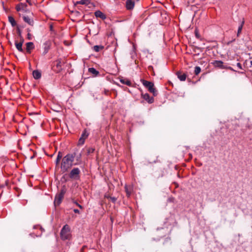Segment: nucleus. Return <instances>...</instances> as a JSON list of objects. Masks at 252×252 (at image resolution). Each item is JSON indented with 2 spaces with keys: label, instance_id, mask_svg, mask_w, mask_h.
Segmentation results:
<instances>
[{
  "label": "nucleus",
  "instance_id": "obj_1",
  "mask_svg": "<svg viewBox=\"0 0 252 252\" xmlns=\"http://www.w3.org/2000/svg\"><path fill=\"white\" fill-rule=\"evenodd\" d=\"M75 154H68L62 159L61 169L63 172H66L73 165Z\"/></svg>",
  "mask_w": 252,
  "mask_h": 252
},
{
  "label": "nucleus",
  "instance_id": "obj_2",
  "mask_svg": "<svg viewBox=\"0 0 252 252\" xmlns=\"http://www.w3.org/2000/svg\"><path fill=\"white\" fill-rule=\"evenodd\" d=\"M60 236L63 240H70L71 237L70 228L67 224L64 225L62 228Z\"/></svg>",
  "mask_w": 252,
  "mask_h": 252
},
{
  "label": "nucleus",
  "instance_id": "obj_3",
  "mask_svg": "<svg viewBox=\"0 0 252 252\" xmlns=\"http://www.w3.org/2000/svg\"><path fill=\"white\" fill-rule=\"evenodd\" d=\"M141 81L143 86L146 87L150 93H152L153 95L156 96L157 95L156 89L154 87V84L153 82L144 79H142Z\"/></svg>",
  "mask_w": 252,
  "mask_h": 252
},
{
  "label": "nucleus",
  "instance_id": "obj_4",
  "mask_svg": "<svg viewBox=\"0 0 252 252\" xmlns=\"http://www.w3.org/2000/svg\"><path fill=\"white\" fill-rule=\"evenodd\" d=\"M65 193V190L64 189H62L60 192L58 193L55 198L54 204L56 206H59L62 201L64 195Z\"/></svg>",
  "mask_w": 252,
  "mask_h": 252
},
{
  "label": "nucleus",
  "instance_id": "obj_5",
  "mask_svg": "<svg viewBox=\"0 0 252 252\" xmlns=\"http://www.w3.org/2000/svg\"><path fill=\"white\" fill-rule=\"evenodd\" d=\"M80 170L78 168H74L71 170L69 177L73 180H78L80 178Z\"/></svg>",
  "mask_w": 252,
  "mask_h": 252
},
{
  "label": "nucleus",
  "instance_id": "obj_6",
  "mask_svg": "<svg viewBox=\"0 0 252 252\" xmlns=\"http://www.w3.org/2000/svg\"><path fill=\"white\" fill-rule=\"evenodd\" d=\"M53 69L56 72H59L62 69V62L61 59H58L54 63Z\"/></svg>",
  "mask_w": 252,
  "mask_h": 252
},
{
  "label": "nucleus",
  "instance_id": "obj_7",
  "mask_svg": "<svg viewBox=\"0 0 252 252\" xmlns=\"http://www.w3.org/2000/svg\"><path fill=\"white\" fill-rule=\"evenodd\" d=\"M88 136L89 133L87 132L86 129H84L79 139L78 144L81 145L84 144L85 139L88 138Z\"/></svg>",
  "mask_w": 252,
  "mask_h": 252
},
{
  "label": "nucleus",
  "instance_id": "obj_8",
  "mask_svg": "<svg viewBox=\"0 0 252 252\" xmlns=\"http://www.w3.org/2000/svg\"><path fill=\"white\" fill-rule=\"evenodd\" d=\"M16 9L17 11L26 12L27 10V4L26 3H20L16 5Z\"/></svg>",
  "mask_w": 252,
  "mask_h": 252
},
{
  "label": "nucleus",
  "instance_id": "obj_9",
  "mask_svg": "<svg viewBox=\"0 0 252 252\" xmlns=\"http://www.w3.org/2000/svg\"><path fill=\"white\" fill-rule=\"evenodd\" d=\"M141 95L142 98L147 101L149 103H152L154 101V98L153 97H150V95L147 93L145 94H142Z\"/></svg>",
  "mask_w": 252,
  "mask_h": 252
},
{
  "label": "nucleus",
  "instance_id": "obj_10",
  "mask_svg": "<svg viewBox=\"0 0 252 252\" xmlns=\"http://www.w3.org/2000/svg\"><path fill=\"white\" fill-rule=\"evenodd\" d=\"M94 15L96 18H100L102 20H104L106 18L105 15L99 10L96 11L94 12Z\"/></svg>",
  "mask_w": 252,
  "mask_h": 252
},
{
  "label": "nucleus",
  "instance_id": "obj_11",
  "mask_svg": "<svg viewBox=\"0 0 252 252\" xmlns=\"http://www.w3.org/2000/svg\"><path fill=\"white\" fill-rule=\"evenodd\" d=\"M178 78L181 81H184L186 80L187 78V75L186 73H182L181 72H177L176 73Z\"/></svg>",
  "mask_w": 252,
  "mask_h": 252
},
{
  "label": "nucleus",
  "instance_id": "obj_12",
  "mask_svg": "<svg viewBox=\"0 0 252 252\" xmlns=\"http://www.w3.org/2000/svg\"><path fill=\"white\" fill-rule=\"evenodd\" d=\"M134 2L132 0H127L126 1V7L127 9L130 10L133 8Z\"/></svg>",
  "mask_w": 252,
  "mask_h": 252
},
{
  "label": "nucleus",
  "instance_id": "obj_13",
  "mask_svg": "<svg viewBox=\"0 0 252 252\" xmlns=\"http://www.w3.org/2000/svg\"><path fill=\"white\" fill-rule=\"evenodd\" d=\"M125 191L126 193V195L127 197H129L130 196L132 191V188L131 186L129 185H126L125 186Z\"/></svg>",
  "mask_w": 252,
  "mask_h": 252
},
{
  "label": "nucleus",
  "instance_id": "obj_14",
  "mask_svg": "<svg viewBox=\"0 0 252 252\" xmlns=\"http://www.w3.org/2000/svg\"><path fill=\"white\" fill-rule=\"evenodd\" d=\"M34 44L32 42H30L26 44V50L27 52L29 53H31V50L34 48Z\"/></svg>",
  "mask_w": 252,
  "mask_h": 252
},
{
  "label": "nucleus",
  "instance_id": "obj_15",
  "mask_svg": "<svg viewBox=\"0 0 252 252\" xmlns=\"http://www.w3.org/2000/svg\"><path fill=\"white\" fill-rule=\"evenodd\" d=\"M23 20L25 22L27 23L30 25L33 26V20L32 19L30 18L29 17L24 16Z\"/></svg>",
  "mask_w": 252,
  "mask_h": 252
},
{
  "label": "nucleus",
  "instance_id": "obj_16",
  "mask_svg": "<svg viewBox=\"0 0 252 252\" xmlns=\"http://www.w3.org/2000/svg\"><path fill=\"white\" fill-rule=\"evenodd\" d=\"M32 75L34 79H38L41 77V73L38 70H34Z\"/></svg>",
  "mask_w": 252,
  "mask_h": 252
},
{
  "label": "nucleus",
  "instance_id": "obj_17",
  "mask_svg": "<svg viewBox=\"0 0 252 252\" xmlns=\"http://www.w3.org/2000/svg\"><path fill=\"white\" fill-rule=\"evenodd\" d=\"M214 64L215 66H217L221 68H224L223 65V62L221 61H215L214 63Z\"/></svg>",
  "mask_w": 252,
  "mask_h": 252
},
{
  "label": "nucleus",
  "instance_id": "obj_18",
  "mask_svg": "<svg viewBox=\"0 0 252 252\" xmlns=\"http://www.w3.org/2000/svg\"><path fill=\"white\" fill-rule=\"evenodd\" d=\"M244 23H245V21L244 20V19L242 20V21L241 22L239 27H238V31H237V36H239L240 34L241 33V31H242V28H243V25L244 24Z\"/></svg>",
  "mask_w": 252,
  "mask_h": 252
},
{
  "label": "nucleus",
  "instance_id": "obj_19",
  "mask_svg": "<svg viewBox=\"0 0 252 252\" xmlns=\"http://www.w3.org/2000/svg\"><path fill=\"white\" fill-rule=\"evenodd\" d=\"M23 42V41H22V42H19V43H18L17 42L15 43L16 47L19 51H20V52L23 51V49H22Z\"/></svg>",
  "mask_w": 252,
  "mask_h": 252
},
{
  "label": "nucleus",
  "instance_id": "obj_20",
  "mask_svg": "<svg viewBox=\"0 0 252 252\" xmlns=\"http://www.w3.org/2000/svg\"><path fill=\"white\" fill-rule=\"evenodd\" d=\"M8 21L12 27H15L16 25V22L15 19L11 16H8Z\"/></svg>",
  "mask_w": 252,
  "mask_h": 252
},
{
  "label": "nucleus",
  "instance_id": "obj_21",
  "mask_svg": "<svg viewBox=\"0 0 252 252\" xmlns=\"http://www.w3.org/2000/svg\"><path fill=\"white\" fill-rule=\"evenodd\" d=\"M88 70L90 73H92L95 76H97L99 74V72L94 67L89 68Z\"/></svg>",
  "mask_w": 252,
  "mask_h": 252
},
{
  "label": "nucleus",
  "instance_id": "obj_22",
  "mask_svg": "<svg viewBox=\"0 0 252 252\" xmlns=\"http://www.w3.org/2000/svg\"><path fill=\"white\" fill-rule=\"evenodd\" d=\"M120 82L122 84L126 85H127L128 86H131V82H130V81L128 80V79H121L120 80Z\"/></svg>",
  "mask_w": 252,
  "mask_h": 252
},
{
  "label": "nucleus",
  "instance_id": "obj_23",
  "mask_svg": "<svg viewBox=\"0 0 252 252\" xmlns=\"http://www.w3.org/2000/svg\"><path fill=\"white\" fill-rule=\"evenodd\" d=\"M103 48H104V47L101 45H95L93 47V50L94 51L98 52L100 50H102L103 49Z\"/></svg>",
  "mask_w": 252,
  "mask_h": 252
},
{
  "label": "nucleus",
  "instance_id": "obj_24",
  "mask_svg": "<svg viewBox=\"0 0 252 252\" xmlns=\"http://www.w3.org/2000/svg\"><path fill=\"white\" fill-rule=\"evenodd\" d=\"M90 2V0H81L80 1H77V4H88Z\"/></svg>",
  "mask_w": 252,
  "mask_h": 252
},
{
  "label": "nucleus",
  "instance_id": "obj_25",
  "mask_svg": "<svg viewBox=\"0 0 252 252\" xmlns=\"http://www.w3.org/2000/svg\"><path fill=\"white\" fill-rule=\"evenodd\" d=\"M44 45H45V46L44 48L43 54L45 55L47 53L49 50L50 49V46L46 43Z\"/></svg>",
  "mask_w": 252,
  "mask_h": 252
},
{
  "label": "nucleus",
  "instance_id": "obj_26",
  "mask_svg": "<svg viewBox=\"0 0 252 252\" xmlns=\"http://www.w3.org/2000/svg\"><path fill=\"white\" fill-rule=\"evenodd\" d=\"M62 156L61 152H59L57 158L56 160V164H58L60 161L61 159L62 158Z\"/></svg>",
  "mask_w": 252,
  "mask_h": 252
},
{
  "label": "nucleus",
  "instance_id": "obj_27",
  "mask_svg": "<svg viewBox=\"0 0 252 252\" xmlns=\"http://www.w3.org/2000/svg\"><path fill=\"white\" fill-rule=\"evenodd\" d=\"M201 72V68L199 66H196L194 69V73L195 75H198Z\"/></svg>",
  "mask_w": 252,
  "mask_h": 252
},
{
  "label": "nucleus",
  "instance_id": "obj_28",
  "mask_svg": "<svg viewBox=\"0 0 252 252\" xmlns=\"http://www.w3.org/2000/svg\"><path fill=\"white\" fill-rule=\"evenodd\" d=\"M194 32L196 37L198 39H200L201 36L199 33L198 30L197 28L195 29Z\"/></svg>",
  "mask_w": 252,
  "mask_h": 252
},
{
  "label": "nucleus",
  "instance_id": "obj_29",
  "mask_svg": "<svg viewBox=\"0 0 252 252\" xmlns=\"http://www.w3.org/2000/svg\"><path fill=\"white\" fill-rule=\"evenodd\" d=\"M94 149L93 148H89L88 149H87V154L88 155H89L90 154H92L93 153H94Z\"/></svg>",
  "mask_w": 252,
  "mask_h": 252
},
{
  "label": "nucleus",
  "instance_id": "obj_30",
  "mask_svg": "<svg viewBox=\"0 0 252 252\" xmlns=\"http://www.w3.org/2000/svg\"><path fill=\"white\" fill-rule=\"evenodd\" d=\"M110 199L111 200V201L112 202H113V203H115L117 200V198H115V197H110Z\"/></svg>",
  "mask_w": 252,
  "mask_h": 252
},
{
  "label": "nucleus",
  "instance_id": "obj_31",
  "mask_svg": "<svg viewBox=\"0 0 252 252\" xmlns=\"http://www.w3.org/2000/svg\"><path fill=\"white\" fill-rule=\"evenodd\" d=\"M74 203L77 206H78L80 209H83V207L78 204L76 201H73Z\"/></svg>",
  "mask_w": 252,
  "mask_h": 252
},
{
  "label": "nucleus",
  "instance_id": "obj_32",
  "mask_svg": "<svg viewBox=\"0 0 252 252\" xmlns=\"http://www.w3.org/2000/svg\"><path fill=\"white\" fill-rule=\"evenodd\" d=\"M237 67H238L239 69H243L242 66V65H241V64L240 63H237Z\"/></svg>",
  "mask_w": 252,
  "mask_h": 252
},
{
  "label": "nucleus",
  "instance_id": "obj_33",
  "mask_svg": "<svg viewBox=\"0 0 252 252\" xmlns=\"http://www.w3.org/2000/svg\"><path fill=\"white\" fill-rule=\"evenodd\" d=\"M27 38L28 39L31 40L32 39V34L30 33H28L27 34Z\"/></svg>",
  "mask_w": 252,
  "mask_h": 252
},
{
  "label": "nucleus",
  "instance_id": "obj_34",
  "mask_svg": "<svg viewBox=\"0 0 252 252\" xmlns=\"http://www.w3.org/2000/svg\"><path fill=\"white\" fill-rule=\"evenodd\" d=\"M73 211L75 213H77V214H79L80 213V211L78 209H74L73 210Z\"/></svg>",
  "mask_w": 252,
  "mask_h": 252
},
{
  "label": "nucleus",
  "instance_id": "obj_35",
  "mask_svg": "<svg viewBox=\"0 0 252 252\" xmlns=\"http://www.w3.org/2000/svg\"><path fill=\"white\" fill-rule=\"evenodd\" d=\"M25 0L27 2L29 3L30 5L31 4V0Z\"/></svg>",
  "mask_w": 252,
  "mask_h": 252
},
{
  "label": "nucleus",
  "instance_id": "obj_36",
  "mask_svg": "<svg viewBox=\"0 0 252 252\" xmlns=\"http://www.w3.org/2000/svg\"><path fill=\"white\" fill-rule=\"evenodd\" d=\"M228 68L232 71H235L231 67H229Z\"/></svg>",
  "mask_w": 252,
  "mask_h": 252
},
{
  "label": "nucleus",
  "instance_id": "obj_37",
  "mask_svg": "<svg viewBox=\"0 0 252 252\" xmlns=\"http://www.w3.org/2000/svg\"><path fill=\"white\" fill-rule=\"evenodd\" d=\"M110 196H109V195H105V197L107 198H109L110 199Z\"/></svg>",
  "mask_w": 252,
  "mask_h": 252
},
{
  "label": "nucleus",
  "instance_id": "obj_38",
  "mask_svg": "<svg viewBox=\"0 0 252 252\" xmlns=\"http://www.w3.org/2000/svg\"><path fill=\"white\" fill-rule=\"evenodd\" d=\"M251 64L252 65V61H251Z\"/></svg>",
  "mask_w": 252,
  "mask_h": 252
}]
</instances>
